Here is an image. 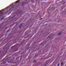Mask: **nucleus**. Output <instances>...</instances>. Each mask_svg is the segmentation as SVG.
I'll list each match as a JSON object with an SVG mask.
<instances>
[{
    "label": "nucleus",
    "instance_id": "1",
    "mask_svg": "<svg viewBox=\"0 0 66 66\" xmlns=\"http://www.w3.org/2000/svg\"><path fill=\"white\" fill-rule=\"evenodd\" d=\"M11 5H13V4H11L9 6V7H7L6 8L4 9V10H2L1 11H0V15H1V14H3V13H2V12L3 11H4V10H5V9H7L8 8H9V7H10V6H11Z\"/></svg>",
    "mask_w": 66,
    "mask_h": 66
},
{
    "label": "nucleus",
    "instance_id": "2",
    "mask_svg": "<svg viewBox=\"0 0 66 66\" xmlns=\"http://www.w3.org/2000/svg\"><path fill=\"white\" fill-rule=\"evenodd\" d=\"M20 1V0H19L18 1H17L16 2H15V4H16L17 3H18V2H19V1Z\"/></svg>",
    "mask_w": 66,
    "mask_h": 66
},
{
    "label": "nucleus",
    "instance_id": "3",
    "mask_svg": "<svg viewBox=\"0 0 66 66\" xmlns=\"http://www.w3.org/2000/svg\"><path fill=\"white\" fill-rule=\"evenodd\" d=\"M63 65V63L62 62L61 63V66H62Z\"/></svg>",
    "mask_w": 66,
    "mask_h": 66
},
{
    "label": "nucleus",
    "instance_id": "4",
    "mask_svg": "<svg viewBox=\"0 0 66 66\" xmlns=\"http://www.w3.org/2000/svg\"><path fill=\"white\" fill-rule=\"evenodd\" d=\"M61 34H62L61 33H60L59 34H58V35H61Z\"/></svg>",
    "mask_w": 66,
    "mask_h": 66
},
{
    "label": "nucleus",
    "instance_id": "5",
    "mask_svg": "<svg viewBox=\"0 0 66 66\" xmlns=\"http://www.w3.org/2000/svg\"><path fill=\"white\" fill-rule=\"evenodd\" d=\"M42 19H43V18H42V19H40V20H42Z\"/></svg>",
    "mask_w": 66,
    "mask_h": 66
},
{
    "label": "nucleus",
    "instance_id": "6",
    "mask_svg": "<svg viewBox=\"0 0 66 66\" xmlns=\"http://www.w3.org/2000/svg\"><path fill=\"white\" fill-rule=\"evenodd\" d=\"M60 65V64H58V66H59Z\"/></svg>",
    "mask_w": 66,
    "mask_h": 66
}]
</instances>
